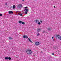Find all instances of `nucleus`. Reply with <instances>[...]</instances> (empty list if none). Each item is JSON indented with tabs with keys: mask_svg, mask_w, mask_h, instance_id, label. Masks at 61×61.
Masks as SVG:
<instances>
[{
	"mask_svg": "<svg viewBox=\"0 0 61 61\" xmlns=\"http://www.w3.org/2000/svg\"><path fill=\"white\" fill-rule=\"evenodd\" d=\"M18 15H20V16H22V14L18 13Z\"/></svg>",
	"mask_w": 61,
	"mask_h": 61,
	"instance_id": "obj_15",
	"label": "nucleus"
},
{
	"mask_svg": "<svg viewBox=\"0 0 61 61\" xmlns=\"http://www.w3.org/2000/svg\"><path fill=\"white\" fill-rule=\"evenodd\" d=\"M23 37L24 38H28V36H25L24 35L23 36Z\"/></svg>",
	"mask_w": 61,
	"mask_h": 61,
	"instance_id": "obj_9",
	"label": "nucleus"
},
{
	"mask_svg": "<svg viewBox=\"0 0 61 61\" xmlns=\"http://www.w3.org/2000/svg\"><path fill=\"white\" fill-rule=\"evenodd\" d=\"M7 4L6 3L5 4V5H7Z\"/></svg>",
	"mask_w": 61,
	"mask_h": 61,
	"instance_id": "obj_29",
	"label": "nucleus"
},
{
	"mask_svg": "<svg viewBox=\"0 0 61 61\" xmlns=\"http://www.w3.org/2000/svg\"><path fill=\"white\" fill-rule=\"evenodd\" d=\"M19 23H20V24H21V23H22V21H19Z\"/></svg>",
	"mask_w": 61,
	"mask_h": 61,
	"instance_id": "obj_20",
	"label": "nucleus"
},
{
	"mask_svg": "<svg viewBox=\"0 0 61 61\" xmlns=\"http://www.w3.org/2000/svg\"><path fill=\"white\" fill-rule=\"evenodd\" d=\"M28 40L29 41H30V42H31V43H33V42L31 41V40H30V38H28Z\"/></svg>",
	"mask_w": 61,
	"mask_h": 61,
	"instance_id": "obj_10",
	"label": "nucleus"
},
{
	"mask_svg": "<svg viewBox=\"0 0 61 61\" xmlns=\"http://www.w3.org/2000/svg\"><path fill=\"white\" fill-rule=\"evenodd\" d=\"M13 8V7L11 6L10 7V8Z\"/></svg>",
	"mask_w": 61,
	"mask_h": 61,
	"instance_id": "obj_25",
	"label": "nucleus"
},
{
	"mask_svg": "<svg viewBox=\"0 0 61 61\" xmlns=\"http://www.w3.org/2000/svg\"><path fill=\"white\" fill-rule=\"evenodd\" d=\"M55 40V39H53V41H54Z\"/></svg>",
	"mask_w": 61,
	"mask_h": 61,
	"instance_id": "obj_31",
	"label": "nucleus"
},
{
	"mask_svg": "<svg viewBox=\"0 0 61 61\" xmlns=\"http://www.w3.org/2000/svg\"><path fill=\"white\" fill-rule=\"evenodd\" d=\"M22 24H23V25H24V24H25V22H22Z\"/></svg>",
	"mask_w": 61,
	"mask_h": 61,
	"instance_id": "obj_19",
	"label": "nucleus"
},
{
	"mask_svg": "<svg viewBox=\"0 0 61 61\" xmlns=\"http://www.w3.org/2000/svg\"><path fill=\"white\" fill-rule=\"evenodd\" d=\"M43 33H46V31H43Z\"/></svg>",
	"mask_w": 61,
	"mask_h": 61,
	"instance_id": "obj_21",
	"label": "nucleus"
},
{
	"mask_svg": "<svg viewBox=\"0 0 61 61\" xmlns=\"http://www.w3.org/2000/svg\"><path fill=\"white\" fill-rule=\"evenodd\" d=\"M39 22V21L37 19H36L34 20V22L36 24H37Z\"/></svg>",
	"mask_w": 61,
	"mask_h": 61,
	"instance_id": "obj_4",
	"label": "nucleus"
},
{
	"mask_svg": "<svg viewBox=\"0 0 61 61\" xmlns=\"http://www.w3.org/2000/svg\"><path fill=\"white\" fill-rule=\"evenodd\" d=\"M38 25H40L41 24V23L40 22H38Z\"/></svg>",
	"mask_w": 61,
	"mask_h": 61,
	"instance_id": "obj_22",
	"label": "nucleus"
},
{
	"mask_svg": "<svg viewBox=\"0 0 61 61\" xmlns=\"http://www.w3.org/2000/svg\"><path fill=\"white\" fill-rule=\"evenodd\" d=\"M51 38L52 39H53V38H54V37H52Z\"/></svg>",
	"mask_w": 61,
	"mask_h": 61,
	"instance_id": "obj_28",
	"label": "nucleus"
},
{
	"mask_svg": "<svg viewBox=\"0 0 61 61\" xmlns=\"http://www.w3.org/2000/svg\"><path fill=\"white\" fill-rule=\"evenodd\" d=\"M35 45L36 46H39L40 45V43L38 42H36L35 43Z\"/></svg>",
	"mask_w": 61,
	"mask_h": 61,
	"instance_id": "obj_5",
	"label": "nucleus"
},
{
	"mask_svg": "<svg viewBox=\"0 0 61 61\" xmlns=\"http://www.w3.org/2000/svg\"><path fill=\"white\" fill-rule=\"evenodd\" d=\"M35 1H36V0H34Z\"/></svg>",
	"mask_w": 61,
	"mask_h": 61,
	"instance_id": "obj_32",
	"label": "nucleus"
},
{
	"mask_svg": "<svg viewBox=\"0 0 61 61\" xmlns=\"http://www.w3.org/2000/svg\"><path fill=\"white\" fill-rule=\"evenodd\" d=\"M5 60H7L8 59V57H5Z\"/></svg>",
	"mask_w": 61,
	"mask_h": 61,
	"instance_id": "obj_12",
	"label": "nucleus"
},
{
	"mask_svg": "<svg viewBox=\"0 0 61 61\" xmlns=\"http://www.w3.org/2000/svg\"><path fill=\"white\" fill-rule=\"evenodd\" d=\"M41 31V29L39 28H38V29H37V32H39V31Z\"/></svg>",
	"mask_w": 61,
	"mask_h": 61,
	"instance_id": "obj_6",
	"label": "nucleus"
},
{
	"mask_svg": "<svg viewBox=\"0 0 61 61\" xmlns=\"http://www.w3.org/2000/svg\"><path fill=\"white\" fill-rule=\"evenodd\" d=\"M26 52L27 54H32V53L33 52V51H31V50H27Z\"/></svg>",
	"mask_w": 61,
	"mask_h": 61,
	"instance_id": "obj_1",
	"label": "nucleus"
},
{
	"mask_svg": "<svg viewBox=\"0 0 61 61\" xmlns=\"http://www.w3.org/2000/svg\"><path fill=\"white\" fill-rule=\"evenodd\" d=\"M17 7H18L19 8H21L23 7V5H22V4H20L18 5Z\"/></svg>",
	"mask_w": 61,
	"mask_h": 61,
	"instance_id": "obj_3",
	"label": "nucleus"
},
{
	"mask_svg": "<svg viewBox=\"0 0 61 61\" xmlns=\"http://www.w3.org/2000/svg\"><path fill=\"white\" fill-rule=\"evenodd\" d=\"M22 1H24V0H22Z\"/></svg>",
	"mask_w": 61,
	"mask_h": 61,
	"instance_id": "obj_34",
	"label": "nucleus"
},
{
	"mask_svg": "<svg viewBox=\"0 0 61 61\" xmlns=\"http://www.w3.org/2000/svg\"><path fill=\"white\" fill-rule=\"evenodd\" d=\"M0 16H2V14H0Z\"/></svg>",
	"mask_w": 61,
	"mask_h": 61,
	"instance_id": "obj_24",
	"label": "nucleus"
},
{
	"mask_svg": "<svg viewBox=\"0 0 61 61\" xmlns=\"http://www.w3.org/2000/svg\"><path fill=\"white\" fill-rule=\"evenodd\" d=\"M47 29L49 31H51L52 30V29H51V28H50V27L48 28Z\"/></svg>",
	"mask_w": 61,
	"mask_h": 61,
	"instance_id": "obj_7",
	"label": "nucleus"
},
{
	"mask_svg": "<svg viewBox=\"0 0 61 61\" xmlns=\"http://www.w3.org/2000/svg\"><path fill=\"white\" fill-rule=\"evenodd\" d=\"M11 58L10 57H8V59H9V60H11Z\"/></svg>",
	"mask_w": 61,
	"mask_h": 61,
	"instance_id": "obj_18",
	"label": "nucleus"
},
{
	"mask_svg": "<svg viewBox=\"0 0 61 61\" xmlns=\"http://www.w3.org/2000/svg\"><path fill=\"white\" fill-rule=\"evenodd\" d=\"M15 5H13V9H15Z\"/></svg>",
	"mask_w": 61,
	"mask_h": 61,
	"instance_id": "obj_13",
	"label": "nucleus"
},
{
	"mask_svg": "<svg viewBox=\"0 0 61 61\" xmlns=\"http://www.w3.org/2000/svg\"><path fill=\"white\" fill-rule=\"evenodd\" d=\"M40 23H42V22H43L42 21L40 20Z\"/></svg>",
	"mask_w": 61,
	"mask_h": 61,
	"instance_id": "obj_23",
	"label": "nucleus"
},
{
	"mask_svg": "<svg viewBox=\"0 0 61 61\" xmlns=\"http://www.w3.org/2000/svg\"><path fill=\"white\" fill-rule=\"evenodd\" d=\"M13 39V38H12L11 37H9V39H10V40H11V39Z\"/></svg>",
	"mask_w": 61,
	"mask_h": 61,
	"instance_id": "obj_14",
	"label": "nucleus"
},
{
	"mask_svg": "<svg viewBox=\"0 0 61 61\" xmlns=\"http://www.w3.org/2000/svg\"><path fill=\"white\" fill-rule=\"evenodd\" d=\"M60 40H61V39H60Z\"/></svg>",
	"mask_w": 61,
	"mask_h": 61,
	"instance_id": "obj_35",
	"label": "nucleus"
},
{
	"mask_svg": "<svg viewBox=\"0 0 61 61\" xmlns=\"http://www.w3.org/2000/svg\"><path fill=\"white\" fill-rule=\"evenodd\" d=\"M41 53H43V52H42V51H41Z\"/></svg>",
	"mask_w": 61,
	"mask_h": 61,
	"instance_id": "obj_33",
	"label": "nucleus"
},
{
	"mask_svg": "<svg viewBox=\"0 0 61 61\" xmlns=\"http://www.w3.org/2000/svg\"><path fill=\"white\" fill-rule=\"evenodd\" d=\"M26 10V11L27 12H28V9H25L24 10V11H25Z\"/></svg>",
	"mask_w": 61,
	"mask_h": 61,
	"instance_id": "obj_11",
	"label": "nucleus"
},
{
	"mask_svg": "<svg viewBox=\"0 0 61 61\" xmlns=\"http://www.w3.org/2000/svg\"><path fill=\"white\" fill-rule=\"evenodd\" d=\"M52 55H53V56H54V53H52Z\"/></svg>",
	"mask_w": 61,
	"mask_h": 61,
	"instance_id": "obj_26",
	"label": "nucleus"
},
{
	"mask_svg": "<svg viewBox=\"0 0 61 61\" xmlns=\"http://www.w3.org/2000/svg\"><path fill=\"white\" fill-rule=\"evenodd\" d=\"M37 34L36 35L37 36H40V34H39V33L37 34Z\"/></svg>",
	"mask_w": 61,
	"mask_h": 61,
	"instance_id": "obj_17",
	"label": "nucleus"
},
{
	"mask_svg": "<svg viewBox=\"0 0 61 61\" xmlns=\"http://www.w3.org/2000/svg\"><path fill=\"white\" fill-rule=\"evenodd\" d=\"M8 13L9 14H13V12L12 11H9L8 12Z\"/></svg>",
	"mask_w": 61,
	"mask_h": 61,
	"instance_id": "obj_8",
	"label": "nucleus"
},
{
	"mask_svg": "<svg viewBox=\"0 0 61 61\" xmlns=\"http://www.w3.org/2000/svg\"><path fill=\"white\" fill-rule=\"evenodd\" d=\"M54 8H56V7H55V6H54Z\"/></svg>",
	"mask_w": 61,
	"mask_h": 61,
	"instance_id": "obj_30",
	"label": "nucleus"
},
{
	"mask_svg": "<svg viewBox=\"0 0 61 61\" xmlns=\"http://www.w3.org/2000/svg\"><path fill=\"white\" fill-rule=\"evenodd\" d=\"M25 14L26 15V14H27V11H25Z\"/></svg>",
	"mask_w": 61,
	"mask_h": 61,
	"instance_id": "obj_16",
	"label": "nucleus"
},
{
	"mask_svg": "<svg viewBox=\"0 0 61 61\" xmlns=\"http://www.w3.org/2000/svg\"><path fill=\"white\" fill-rule=\"evenodd\" d=\"M27 8V7H25L24 8L25 9Z\"/></svg>",
	"mask_w": 61,
	"mask_h": 61,
	"instance_id": "obj_27",
	"label": "nucleus"
},
{
	"mask_svg": "<svg viewBox=\"0 0 61 61\" xmlns=\"http://www.w3.org/2000/svg\"><path fill=\"white\" fill-rule=\"evenodd\" d=\"M56 38L57 39H59V40L61 39V36H60L57 35L56 36Z\"/></svg>",
	"mask_w": 61,
	"mask_h": 61,
	"instance_id": "obj_2",
	"label": "nucleus"
}]
</instances>
